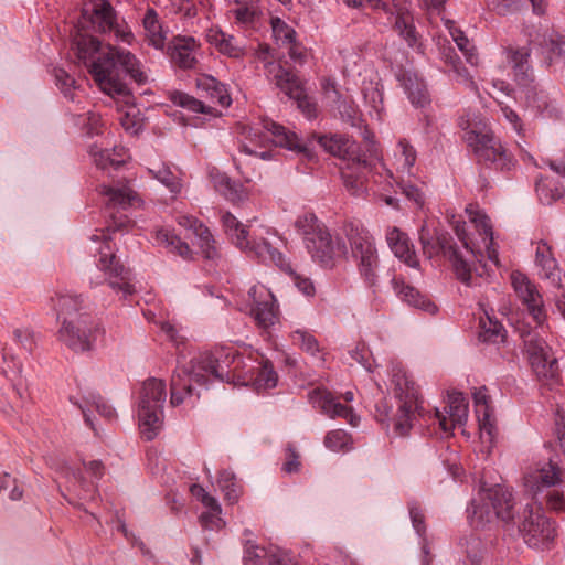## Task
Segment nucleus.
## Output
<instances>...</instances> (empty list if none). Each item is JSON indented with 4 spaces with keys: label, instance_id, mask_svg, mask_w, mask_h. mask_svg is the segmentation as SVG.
I'll list each match as a JSON object with an SVG mask.
<instances>
[{
    "label": "nucleus",
    "instance_id": "32",
    "mask_svg": "<svg viewBox=\"0 0 565 565\" xmlns=\"http://www.w3.org/2000/svg\"><path fill=\"white\" fill-rule=\"evenodd\" d=\"M535 262L542 269L541 276L551 280L554 286L561 288L562 271L553 256L552 247L547 243H539L535 252Z\"/></svg>",
    "mask_w": 565,
    "mask_h": 565
},
{
    "label": "nucleus",
    "instance_id": "14",
    "mask_svg": "<svg viewBox=\"0 0 565 565\" xmlns=\"http://www.w3.org/2000/svg\"><path fill=\"white\" fill-rule=\"evenodd\" d=\"M306 248L312 259L324 268H332L335 259L348 254L347 245L340 237L332 238L328 228L307 238Z\"/></svg>",
    "mask_w": 565,
    "mask_h": 565
},
{
    "label": "nucleus",
    "instance_id": "29",
    "mask_svg": "<svg viewBox=\"0 0 565 565\" xmlns=\"http://www.w3.org/2000/svg\"><path fill=\"white\" fill-rule=\"evenodd\" d=\"M70 402L76 405L82 411L86 425L90 427L93 430H95V427L92 416L89 414L90 407H94L100 416H103L109 422L116 419L117 417L115 408L107 402H105L104 398L98 393H87V395L83 396V403H79L73 396L70 397Z\"/></svg>",
    "mask_w": 565,
    "mask_h": 565
},
{
    "label": "nucleus",
    "instance_id": "43",
    "mask_svg": "<svg viewBox=\"0 0 565 565\" xmlns=\"http://www.w3.org/2000/svg\"><path fill=\"white\" fill-rule=\"evenodd\" d=\"M149 174L162 183L172 194L177 195L182 190L180 177L172 171L171 167L162 163L157 168L148 169Z\"/></svg>",
    "mask_w": 565,
    "mask_h": 565
},
{
    "label": "nucleus",
    "instance_id": "3",
    "mask_svg": "<svg viewBox=\"0 0 565 565\" xmlns=\"http://www.w3.org/2000/svg\"><path fill=\"white\" fill-rule=\"evenodd\" d=\"M104 199V213L107 218L106 230L102 231V236L93 235V241L103 238L99 247L98 268L105 273L108 286L117 294L121 292L122 298L135 294L136 289L131 282V271L125 267L116 257L110 245V233L127 232L134 226V221L129 217L128 211L140 204L141 200L127 184L113 186L102 184L98 189Z\"/></svg>",
    "mask_w": 565,
    "mask_h": 565
},
{
    "label": "nucleus",
    "instance_id": "55",
    "mask_svg": "<svg viewBox=\"0 0 565 565\" xmlns=\"http://www.w3.org/2000/svg\"><path fill=\"white\" fill-rule=\"evenodd\" d=\"M292 343L299 345L302 350L310 354H316L319 351L317 339L305 330H295L290 334Z\"/></svg>",
    "mask_w": 565,
    "mask_h": 565
},
{
    "label": "nucleus",
    "instance_id": "23",
    "mask_svg": "<svg viewBox=\"0 0 565 565\" xmlns=\"http://www.w3.org/2000/svg\"><path fill=\"white\" fill-rule=\"evenodd\" d=\"M222 226L228 238L242 250L256 257V246L260 241L249 239L248 231L232 213L225 212L221 217Z\"/></svg>",
    "mask_w": 565,
    "mask_h": 565
},
{
    "label": "nucleus",
    "instance_id": "17",
    "mask_svg": "<svg viewBox=\"0 0 565 565\" xmlns=\"http://www.w3.org/2000/svg\"><path fill=\"white\" fill-rule=\"evenodd\" d=\"M270 70L271 71L269 72L275 74L274 76L277 79V88H279L289 98L295 99L298 104V107L302 110L307 118H315L317 113L316 105L312 104L306 96L305 89L298 76L284 66H277L273 64Z\"/></svg>",
    "mask_w": 565,
    "mask_h": 565
},
{
    "label": "nucleus",
    "instance_id": "49",
    "mask_svg": "<svg viewBox=\"0 0 565 565\" xmlns=\"http://www.w3.org/2000/svg\"><path fill=\"white\" fill-rule=\"evenodd\" d=\"M461 552L466 554L470 565H479L482 559L483 545L480 537L475 534L461 537L459 541Z\"/></svg>",
    "mask_w": 565,
    "mask_h": 565
},
{
    "label": "nucleus",
    "instance_id": "42",
    "mask_svg": "<svg viewBox=\"0 0 565 565\" xmlns=\"http://www.w3.org/2000/svg\"><path fill=\"white\" fill-rule=\"evenodd\" d=\"M372 172L369 173L370 188L374 192H390L396 183L393 173L382 162L371 163Z\"/></svg>",
    "mask_w": 565,
    "mask_h": 565
},
{
    "label": "nucleus",
    "instance_id": "58",
    "mask_svg": "<svg viewBox=\"0 0 565 565\" xmlns=\"http://www.w3.org/2000/svg\"><path fill=\"white\" fill-rule=\"evenodd\" d=\"M451 36L457 45V47L461 51L463 56L466 57V61L475 65L477 64V54L475 53L473 46L470 44L469 39L463 34L460 30H455L451 32Z\"/></svg>",
    "mask_w": 565,
    "mask_h": 565
},
{
    "label": "nucleus",
    "instance_id": "48",
    "mask_svg": "<svg viewBox=\"0 0 565 565\" xmlns=\"http://www.w3.org/2000/svg\"><path fill=\"white\" fill-rule=\"evenodd\" d=\"M295 227L299 234L303 236L305 244L309 236H316L318 232L327 230L323 223H321L313 213H305L299 215L295 222Z\"/></svg>",
    "mask_w": 565,
    "mask_h": 565
},
{
    "label": "nucleus",
    "instance_id": "21",
    "mask_svg": "<svg viewBox=\"0 0 565 565\" xmlns=\"http://www.w3.org/2000/svg\"><path fill=\"white\" fill-rule=\"evenodd\" d=\"M448 417L443 415L438 409L435 412V418L438 420L439 427L446 436L458 425H465L468 416V403L465 395L460 392L448 394V405L445 407Z\"/></svg>",
    "mask_w": 565,
    "mask_h": 565
},
{
    "label": "nucleus",
    "instance_id": "59",
    "mask_svg": "<svg viewBox=\"0 0 565 565\" xmlns=\"http://www.w3.org/2000/svg\"><path fill=\"white\" fill-rule=\"evenodd\" d=\"M350 435L343 429L329 431L324 437V446L333 451L344 449L350 443Z\"/></svg>",
    "mask_w": 565,
    "mask_h": 565
},
{
    "label": "nucleus",
    "instance_id": "37",
    "mask_svg": "<svg viewBox=\"0 0 565 565\" xmlns=\"http://www.w3.org/2000/svg\"><path fill=\"white\" fill-rule=\"evenodd\" d=\"M473 402L480 428L491 434L493 428V419L490 409V396L488 395V390L486 386L475 391Z\"/></svg>",
    "mask_w": 565,
    "mask_h": 565
},
{
    "label": "nucleus",
    "instance_id": "31",
    "mask_svg": "<svg viewBox=\"0 0 565 565\" xmlns=\"http://www.w3.org/2000/svg\"><path fill=\"white\" fill-rule=\"evenodd\" d=\"M467 212H469L470 221L484 243L488 259L499 266V253L494 246L493 231L489 217L480 211L467 209Z\"/></svg>",
    "mask_w": 565,
    "mask_h": 565
},
{
    "label": "nucleus",
    "instance_id": "18",
    "mask_svg": "<svg viewBox=\"0 0 565 565\" xmlns=\"http://www.w3.org/2000/svg\"><path fill=\"white\" fill-rule=\"evenodd\" d=\"M512 287L526 307L529 313L537 324H542L546 319L542 295L539 292L537 287L529 277L521 271H512L511 274Z\"/></svg>",
    "mask_w": 565,
    "mask_h": 565
},
{
    "label": "nucleus",
    "instance_id": "36",
    "mask_svg": "<svg viewBox=\"0 0 565 565\" xmlns=\"http://www.w3.org/2000/svg\"><path fill=\"white\" fill-rule=\"evenodd\" d=\"M215 189L228 201L233 203L243 202L247 199V191L244 185L232 180L225 173L217 174L214 179Z\"/></svg>",
    "mask_w": 565,
    "mask_h": 565
},
{
    "label": "nucleus",
    "instance_id": "5",
    "mask_svg": "<svg viewBox=\"0 0 565 565\" xmlns=\"http://www.w3.org/2000/svg\"><path fill=\"white\" fill-rule=\"evenodd\" d=\"M458 125L465 131L462 139L473 152L477 163L501 172L515 168V158L487 125L471 124L463 117Z\"/></svg>",
    "mask_w": 565,
    "mask_h": 565
},
{
    "label": "nucleus",
    "instance_id": "34",
    "mask_svg": "<svg viewBox=\"0 0 565 565\" xmlns=\"http://www.w3.org/2000/svg\"><path fill=\"white\" fill-rule=\"evenodd\" d=\"M53 308L56 311L57 320L64 321V318L76 319L78 315L85 313L83 310V299L78 295L57 294L52 298Z\"/></svg>",
    "mask_w": 565,
    "mask_h": 565
},
{
    "label": "nucleus",
    "instance_id": "2",
    "mask_svg": "<svg viewBox=\"0 0 565 565\" xmlns=\"http://www.w3.org/2000/svg\"><path fill=\"white\" fill-rule=\"evenodd\" d=\"M252 359L233 347H216L193 356L189 365L177 369L170 382V404L175 407L193 395L192 382L206 385L211 380L247 385L254 379Z\"/></svg>",
    "mask_w": 565,
    "mask_h": 565
},
{
    "label": "nucleus",
    "instance_id": "30",
    "mask_svg": "<svg viewBox=\"0 0 565 565\" xmlns=\"http://www.w3.org/2000/svg\"><path fill=\"white\" fill-rule=\"evenodd\" d=\"M206 40L221 54L230 58L239 60L246 55V47L242 40L222 30L210 29L206 33Z\"/></svg>",
    "mask_w": 565,
    "mask_h": 565
},
{
    "label": "nucleus",
    "instance_id": "62",
    "mask_svg": "<svg viewBox=\"0 0 565 565\" xmlns=\"http://www.w3.org/2000/svg\"><path fill=\"white\" fill-rule=\"evenodd\" d=\"M273 553H268L265 547L258 545H248L245 548L244 554V564L245 565H263L264 561L267 558L269 562V556Z\"/></svg>",
    "mask_w": 565,
    "mask_h": 565
},
{
    "label": "nucleus",
    "instance_id": "41",
    "mask_svg": "<svg viewBox=\"0 0 565 565\" xmlns=\"http://www.w3.org/2000/svg\"><path fill=\"white\" fill-rule=\"evenodd\" d=\"M536 480L539 481L537 491L542 488H552L563 483L565 470L552 459L537 470Z\"/></svg>",
    "mask_w": 565,
    "mask_h": 565
},
{
    "label": "nucleus",
    "instance_id": "63",
    "mask_svg": "<svg viewBox=\"0 0 565 565\" xmlns=\"http://www.w3.org/2000/svg\"><path fill=\"white\" fill-rule=\"evenodd\" d=\"M78 122H81L88 136L99 135L102 132V117L99 114L94 111H87L85 114L78 115Z\"/></svg>",
    "mask_w": 565,
    "mask_h": 565
},
{
    "label": "nucleus",
    "instance_id": "6",
    "mask_svg": "<svg viewBox=\"0 0 565 565\" xmlns=\"http://www.w3.org/2000/svg\"><path fill=\"white\" fill-rule=\"evenodd\" d=\"M248 143L241 146V152L255 156L263 160L271 158V150L265 148L269 143L285 148L307 159H312L313 153L306 142L296 132L287 130L284 126L271 121L263 120L262 126H252L246 129Z\"/></svg>",
    "mask_w": 565,
    "mask_h": 565
},
{
    "label": "nucleus",
    "instance_id": "26",
    "mask_svg": "<svg viewBox=\"0 0 565 565\" xmlns=\"http://www.w3.org/2000/svg\"><path fill=\"white\" fill-rule=\"evenodd\" d=\"M143 28V38L148 45L162 51L169 35V29L159 18L153 8H148L141 19Z\"/></svg>",
    "mask_w": 565,
    "mask_h": 565
},
{
    "label": "nucleus",
    "instance_id": "22",
    "mask_svg": "<svg viewBox=\"0 0 565 565\" xmlns=\"http://www.w3.org/2000/svg\"><path fill=\"white\" fill-rule=\"evenodd\" d=\"M318 143L324 151L347 161V163L355 159L356 156H362L359 145L343 134L320 135Z\"/></svg>",
    "mask_w": 565,
    "mask_h": 565
},
{
    "label": "nucleus",
    "instance_id": "28",
    "mask_svg": "<svg viewBox=\"0 0 565 565\" xmlns=\"http://www.w3.org/2000/svg\"><path fill=\"white\" fill-rule=\"evenodd\" d=\"M386 241L391 250L397 258L409 267H418L419 262L417 255L406 233L397 227H392L386 233Z\"/></svg>",
    "mask_w": 565,
    "mask_h": 565
},
{
    "label": "nucleus",
    "instance_id": "25",
    "mask_svg": "<svg viewBox=\"0 0 565 565\" xmlns=\"http://www.w3.org/2000/svg\"><path fill=\"white\" fill-rule=\"evenodd\" d=\"M391 284L396 296L408 306L418 308L428 313H435L437 311V306L418 289L407 285L403 277L393 276Z\"/></svg>",
    "mask_w": 565,
    "mask_h": 565
},
{
    "label": "nucleus",
    "instance_id": "40",
    "mask_svg": "<svg viewBox=\"0 0 565 565\" xmlns=\"http://www.w3.org/2000/svg\"><path fill=\"white\" fill-rule=\"evenodd\" d=\"M156 241L183 259H191L192 257V250L188 243L181 241V238L169 228H159L156 232Z\"/></svg>",
    "mask_w": 565,
    "mask_h": 565
},
{
    "label": "nucleus",
    "instance_id": "56",
    "mask_svg": "<svg viewBox=\"0 0 565 565\" xmlns=\"http://www.w3.org/2000/svg\"><path fill=\"white\" fill-rule=\"evenodd\" d=\"M273 34L281 44H291L296 40V31L279 18L271 19Z\"/></svg>",
    "mask_w": 565,
    "mask_h": 565
},
{
    "label": "nucleus",
    "instance_id": "52",
    "mask_svg": "<svg viewBox=\"0 0 565 565\" xmlns=\"http://www.w3.org/2000/svg\"><path fill=\"white\" fill-rule=\"evenodd\" d=\"M540 46L547 53L548 64H551L555 57H561L565 54L564 36L556 32L543 35V41L540 42Z\"/></svg>",
    "mask_w": 565,
    "mask_h": 565
},
{
    "label": "nucleus",
    "instance_id": "9",
    "mask_svg": "<svg viewBox=\"0 0 565 565\" xmlns=\"http://www.w3.org/2000/svg\"><path fill=\"white\" fill-rule=\"evenodd\" d=\"M392 382L397 401V411L392 418L393 431L403 437L409 434L417 417L424 416L423 399L415 382L402 370L394 372Z\"/></svg>",
    "mask_w": 565,
    "mask_h": 565
},
{
    "label": "nucleus",
    "instance_id": "19",
    "mask_svg": "<svg viewBox=\"0 0 565 565\" xmlns=\"http://www.w3.org/2000/svg\"><path fill=\"white\" fill-rule=\"evenodd\" d=\"M308 398L313 407L319 408L330 418H343L351 426H358L360 417L353 412V408L340 403L328 390L316 387L308 393Z\"/></svg>",
    "mask_w": 565,
    "mask_h": 565
},
{
    "label": "nucleus",
    "instance_id": "38",
    "mask_svg": "<svg viewBox=\"0 0 565 565\" xmlns=\"http://www.w3.org/2000/svg\"><path fill=\"white\" fill-rule=\"evenodd\" d=\"M504 338L505 329L499 320L490 317L488 313L480 318L478 332L480 342L497 344L503 342Z\"/></svg>",
    "mask_w": 565,
    "mask_h": 565
},
{
    "label": "nucleus",
    "instance_id": "45",
    "mask_svg": "<svg viewBox=\"0 0 565 565\" xmlns=\"http://www.w3.org/2000/svg\"><path fill=\"white\" fill-rule=\"evenodd\" d=\"M362 94L365 104L380 117L384 110L383 85L374 81H363Z\"/></svg>",
    "mask_w": 565,
    "mask_h": 565
},
{
    "label": "nucleus",
    "instance_id": "7",
    "mask_svg": "<svg viewBox=\"0 0 565 565\" xmlns=\"http://www.w3.org/2000/svg\"><path fill=\"white\" fill-rule=\"evenodd\" d=\"M344 233L350 244L351 257L364 284L369 288L377 287L380 258L373 235L363 224L353 221L344 224Z\"/></svg>",
    "mask_w": 565,
    "mask_h": 565
},
{
    "label": "nucleus",
    "instance_id": "8",
    "mask_svg": "<svg viewBox=\"0 0 565 565\" xmlns=\"http://www.w3.org/2000/svg\"><path fill=\"white\" fill-rule=\"evenodd\" d=\"M419 242L423 253L429 258L440 254L448 257L457 279L463 285L467 287L480 286L481 274H477L478 277H473L471 265L458 250L449 233L438 230H434L431 233L430 230L424 225L419 230Z\"/></svg>",
    "mask_w": 565,
    "mask_h": 565
},
{
    "label": "nucleus",
    "instance_id": "12",
    "mask_svg": "<svg viewBox=\"0 0 565 565\" xmlns=\"http://www.w3.org/2000/svg\"><path fill=\"white\" fill-rule=\"evenodd\" d=\"M99 324L90 315H78L76 319L64 318L58 330V339L74 352H85L93 348Z\"/></svg>",
    "mask_w": 565,
    "mask_h": 565
},
{
    "label": "nucleus",
    "instance_id": "53",
    "mask_svg": "<svg viewBox=\"0 0 565 565\" xmlns=\"http://www.w3.org/2000/svg\"><path fill=\"white\" fill-rule=\"evenodd\" d=\"M258 388H274L278 382L277 372L274 370L273 364L266 360L257 367V372H254V379L252 380Z\"/></svg>",
    "mask_w": 565,
    "mask_h": 565
},
{
    "label": "nucleus",
    "instance_id": "11",
    "mask_svg": "<svg viewBox=\"0 0 565 565\" xmlns=\"http://www.w3.org/2000/svg\"><path fill=\"white\" fill-rule=\"evenodd\" d=\"M518 519L519 533L529 547L544 550L554 542L557 535L555 522L545 515L540 504H526Z\"/></svg>",
    "mask_w": 565,
    "mask_h": 565
},
{
    "label": "nucleus",
    "instance_id": "50",
    "mask_svg": "<svg viewBox=\"0 0 565 565\" xmlns=\"http://www.w3.org/2000/svg\"><path fill=\"white\" fill-rule=\"evenodd\" d=\"M218 486L224 493V499L230 504H235L238 501L242 494V487L237 483L233 472L223 470L218 478Z\"/></svg>",
    "mask_w": 565,
    "mask_h": 565
},
{
    "label": "nucleus",
    "instance_id": "57",
    "mask_svg": "<svg viewBox=\"0 0 565 565\" xmlns=\"http://www.w3.org/2000/svg\"><path fill=\"white\" fill-rule=\"evenodd\" d=\"M54 77L56 85L64 94L66 98L74 100V93L76 81L72 77L64 68L56 67L54 68Z\"/></svg>",
    "mask_w": 565,
    "mask_h": 565
},
{
    "label": "nucleus",
    "instance_id": "15",
    "mask_svg": "<svg viewBox=\"0 0 565 565\" xmlns=\"http://www.w3.org/2000/svg\"><path fill=\"white\" fill-rule=\"evenodd\" d=\"M252 300L250 313L256 326L267 331L279 319L277 300L273 292L264 285H254L248 290Z\"/></svg>",
    "mask_w": 565,
    "mask_h": 565
},
{
    "label": "nucleus",
    "instance_id": "61",
    "mask_svg": "<svg viewBox=\"0 0 565 565\" xmlns=\"http://www.w3.org/2000/svg\"><path fill=\"white\" fill-rule=\"evenodd\" d=\"M205 233H198L195 235L198 237V245L206 259H214L217 257V249L215 247V241L210 232V230L205 226Z\"/></svg>",
    "mask_w": 565,
    "mask_h": 565
},
{
    "label": "nucleus",
    "instance_id": "1",
    "mask_svg": "<svg viewBox=\"0 0 565 565\" xmlns=\"http://www.w3.org/2000/svg\"><path fill=\"white\" fill-rule=\"evenodd\" d=\"M79 24L82 32L74 39L76 55L102 92L111 97H128L126 76L139 85L147 82L148 76L134 54L114 46L103 47L96 36L88 34L118 32L117 14L108 0H84Z\"/></svg>",
    "mask_w": 565,
    "mask_h": 565
},
{
    "label": "nucleus",
    "instance_id": "13",
    "mask_svg": "<svg viewBox=\"0 0 565 565\" xmlns=\"http://www.w3.org/2000/svg\"><path fill=\"white\" fill-rule=\"evenodd\" d=\"M524 348L531 367L540 380H554L557 377V360L551 356V349L544 339L529 333L527 338L524 339Z\"/></svg>",
    "mask_w": 565,
    "mask_h": 565
},
{
    "label": "nucleus",
    "instance_id": "54",
    "mask_svg": "<svg viewBox=\"0 0 565 565\" xmlns=\"http://www.w3.org/2000/svg\"><path fill=\"white\" fill-rule=\"evenodd\" d=\"M398 162L403 170L411 171L412 167L416 162L417 153L415 148L406 139H401L397 143Z\"/></svg>",
    "mask_w": 565,
    "mask_h": 565
},
{
    "label": "nucleus",
    "instance_id": "35",
    "mask_svg": "<svg viewBox=\"0 0 565 565\" xmlns=\"http://www.w3.org/2000/svg\"><path fill=\"white\" fill-rule=\"evenodd\" d=\"M401 81L412 105L424 108L430 104V97L423 81L409 74H404Z\"/></svg>",
    "mask_w": 565,
    "mask_h": 565
},
{
    "label": "nucleus",
    "instance_id": "20",
    "mask_svg": "<svg viewBox=\"0 0 565 565\" xmlns=\"http://www.w3.org/2000/svg\"><path fill=\"white\" fill-rule=\"evenodd\" d=\"M371 172V162L366 159V156H356L355 159L341 169L343 184L351 194L362 195L371 189L369 179Z\"/></svg>",
    "mask_w": 565,
    "mask_h": 565
},
{
    "label": "nucleus",
    "instance_id": "39",
    "mask_svg": "<svg viewBox=\"0 0 565 565\" xmlns=\"http://www.w3.org/2000/svg\"><path fill=\"white\" fill-rule=\"evenodd\" d=\"M526 106L536 110L540 114L546 113L548 116L552 115L553 108H551V100L547 94L541 89L536 84L532 83L529 86L522 88Z\"/></svg>",
    "mask_w": 565,
    "mask_h": 565
},
{
    "label": "nucleus",
    "instance_id": "46",
    "mask_svg": "<svg viewBox=\"0 0 565 565\" xmlns=\"http://www.w3.org/2000/svg\"><path fill=\"white\" fill-rule=\"evenodd\" d=\"M536 194L542 204L551 205L565 195V189L558 181L542 179L536 182Z\"/></svg>",
    "mask_w": 565,
    "mask_h": 565
},
{
    "label": "nucleus",
    "instance_id": "51",
    "mask_svg": "<svg viewBox=\"0 0 565 565\" xmlns=\"http://www.w3.org/2000/svg\"><path fill=\"white\" fill-rule=\"evenodd\" d=\"M170 100L182 108L199 114H212L213 107L206 106L203 102L194 98L193 96L175 90L170 95Z\"/></svg>",
    "mask_w": 565,
    "mask_h": 565
},
{
    "label": "nucleus",
    "instance_id": "44",
    "mask_svg": "<svg viewBox=\"0 0 565 565\" xmlns=\"http://www.w3.org/2000/svg\"><path fill=\"white\" fill-rule=\"evenodd\" d=\"M199 87L206 92L211 102L222 107H228L232 103V98L227 93L224 84L215 79L214 77H206L199 83Z\"/></svg>",
    "mask_w": 565,
    "mask_h": 565
},
{
    "label": "nucleus",
    "instance_id": "10",
    "mask_svg": "<svg viewBox=\"0 0 565 565\" xmlns=\"http://www.w3.org/2000/svg\"><path fill=\"white\" fill-rule=\"evenodd\" d=\"M166 399L167 386L163 380L149 377L142 383L138 402V417L141 434L147 440L154 439L161 429Z\"/></svg>",
    "mask_w": 565,
    "mask_h": 565
},
{
    "label": "nucleus",
    "instance_id": "60",
    "mask_svg": "<svg viewBox=\"0 0 565 565\" xmlns=\"http://www.w3.org/2000/svg\"><path fill=\"white\" fill-rule=\"evenodd\" d=\"M205 233H198L195 235L198 237V245L206 259H214L217 257V249L215 247V241L210 232V230L205 226Z\"/></svg>",
    "mask_w": 565,
    "mask_h": 565
},
{
    "label": "nucleus",
    "instance_id": "4",
    "mask_svg": "<svg viewBox=\"0 0 565 565\" xmlns=\"http://www.w3.org/2000/svg\"><path fill=\"white\" fill-rule=\"evenodd\" d=\"M468 520L472 527L483 529L487 524L500 521L504 525H515L520 515L513 490L507 486L481 487L477 497L467 508Z\"/></svg>",
    "mask_w": 565,
    "mask_h": 565
},
{
    "label": "nucleus",
    "instance_id": "24",
    "mask_svg": "<svg viewBox=\"0 0 565 565\" xmlns=\"http://www.w3.org/2000/svg\"><path fill=\"white\" fill-rule=\"evenodd\" d=\"M196 42L192 36H175L168 45V54L172 64L181 70H192L198 60L194 55Z\"/></svg>",
    "mask_w": 565,
    "mask_h": 565
},
{
    "label": "nucleus",
    "instance_id": "16",
    "mask_svg": "<svg viewBox=\"0 0 565 565\" xmlns=\"http://www.w3.org/2000/svg\"><path fill=\"white\" fill-rule=\"evenodd\" d=\"M256 258L262 263H271L279 269L290 275L295 286L307 297H312L316 292L312 280L303 275L297 274L285 255L275 248L268 241H263L256 247Z\"/></svg>",
    "mask_w": 565,
    "mask_h": 565
},
{
    "label": "nucleus",
    "instance_id": "27",
    "mask_svg": "<svg viewBox=\"0 0 565 565\" xmlns=\"http://www.w3.org/2000/svg\"><path fill=\"white\" fill-rule=\"evenodd\" d=\"M393 29L409 49L424 53L423 36L417 31L411 12L398 11L394 18Z\"/></svg>",
    "mask_w": 565,
    "mask_h": 565
},
{
    "label": "nucleus",
    "instance_id": "33",
    "mask_svg": "<svg viewBox=\"0 0 565 565\" xmlns=\"http://www.w3.org/2000/svg\"><path fill=\"white\" fill-rule=\"evenodd\" d=\"M88 153L93 158L96 167L102 170L108 168L117 170L126 162V149L124 147L115 146L110 152V150L103 149L94 143L89 146Z\"/></svg>",
    "mask_w": 565,
    "mask_h": 565
},
{
    "label": "nucleus",
    "instance_id": "47",
    "mask_svg": "<svg viewBox=\"0 0 565 565\" xmlns=\"http://www.w3.org/2000/svg\"><path fill=\"white\" fill-rule=\"evenodd\" d=\"M337 109L344 122L355 128L363 127L364 120L362 118V113L352 98L339 96L337 100Z\"/></svg>",
    "mask_w": 565,
    "mask_h": 565
},
{
    "label": "nucleus",
    "instance_id": "64",
    "mask_svg": "<svg viewBox=\"0 0 565 565\" xmlns=\"http://www.w3.org/2000/svg\"><path fill=\"white\" fill-rule=\"evenodd\" d=\"M546 505L555 512H565V493L563 490L550 489L546 494Z\"/></svg>",
    "mask_w": 565,
    "mask_h": 565
}]
</instances>
